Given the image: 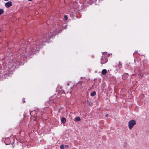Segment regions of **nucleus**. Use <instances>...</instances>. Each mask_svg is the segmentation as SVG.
I'll use <instances>...</instances> for the list:
<instances>
[{
	"label": "nucleus",
	"instance_id": "obj_1",
	"mask_svg": "<svg viewBox=\"0 0 149 149\" xmlns=\"http://www.w3.org/2000/svg\"><path fill=\"white\" fill-rule=\"evenodd\" d=\"M56 34V32L55 31L53 32L52 33L50 32L46 34L44 36L42 41L44 42H48L50 38V35L51 36H52L53 35H55Z\"/></svg>",
	"mask_w": 149,
	"mask_h": 149
},
{
	"label": "nucleus",
	"instance_id": "obj_2",
	"mask_svg": "<svg viewBox=\"0 0 149 149\" xmlns=\"http://www.w3.org/2000/svg\"><path fill=\"white\" fill-rule=\"evenodd\" d=\"M136 124V121L134 120H132L128 122V127L131 130L133 127Z\"/></svg>",
	"mask_w": 149,
	"mask_h": 149
},
{
	"label": "nucleus",
	"instance_id": "obj_3",
	"mask_svg": "<svg viewBox=\"0 0 149 149\" xmlns=\"http://www.w3.org/2000/svg\"><path fill=\"white\" fill-rule=\"evenodd\" d=\"M30 51L29 52V54H31L33 53L34 52L38 51L39 50L38 48H37L36 45H33L32 46H31L30 48Z\"/></svg>",
	"mask_w": 149,
	"mask_h": 149
},
{
	"label": "nucleus",
	"instance_id": "obj_4",
	"mask_svg": "<svg viewBox=\"0 0 149 149\" xmlns=\"http://www.w3.org/2000/svg\"><path fill=\"white\" fill-rule=\"evenodd\" d=\"M12 3L11 1H8L5 3V5L7 8H8L12 6Z\"/></svg>",
	"mask_w": 149,
	"mask_h": 149
},
{
	"label": "nucleus",
	"instance_id": "obj_5",
	"mask_svg": "<svg viewBox=\"0 0 149 149\" xmlns=\"http://www.w3.org/2000/svg\"><path fill=\"white\" fill-rule=\"evenodd\" d=\"M128 74L127 73H125L123 74L122 76V78L123 79H125L128 77Z\"/></svg>",
	"mask_w": 149,
	"mask_h": 149
},
{
	"label": "nucleus",
	"instance_id": "obj_6",
	"mask_svg": "<svg viewBox=\"0 0 149 149\" xmlns=\"http://www.w3.org/2000/svg\"><path fill=\"white\" fill-rule=\"evenodd\" d=\"M103 58H101V63L102 64H104L105 63H106L107 61V58H104V61L103 60Z\"/></svg>",
	"mask_w": 149,
	"mask_h": 149
},
{
	"label": "nucleus",
	"instance_id": "obj_7",
	"mask_svg": "<svg viewBox=\"0 0 149 149\" xmlns=\"http://www.w3.org/2000/svg\"><path fill=\"white\" fill-rule=\"evenodd\" d=\"M107 71L106 69H103L102 71V74L103 75H105L106 74Z\"/></svg>",
	"mask_w": 149,
	"mask_h": 149
},
{
	"label": "nucleus",
	"instance_id": "obj_8",
	"mask_svg": "<svg viewBox=\"0 0 149 149\" xmlns=\"http://www.w3.org/2000/svg\"><path fill=\"white\" fill-rule=\"evenodd\" d=\"M61 121L63 123H65L66 122V120L65 118H62L61 119Z\"/></svg>",
	"mask_w": 149,
	"mask_h": 149
},
{
	"label": "nucleus",
	"instance_id": "obj_9",
	"mask_svg": "<svg viewBox=\"0 0 149 149\" xmlns=\"http://www.w3.org/2000/svg\"><path fill=\"white\" fill-rule=\"evenodd\" d=\"M81 120L80 118L79 117H76L75 119V121H79Z\"/></svg>",
	"mask_w": 149,
	"mask_h": 149
},
{
	"label": "nucleus",
	"instance_id": "obj_10",
	"mask_svg": "<svg viewBox=\"0 0 149 149\" xmlns=\"http://www.w3.org/2000/svg\"><path fill=\"white\" fill-rule=\"evenodd\" d=\"M96 94V92L95 91H93V92H92L91 94V96H93L95 95Z\"/></svg>",
	"mask_w": 149,
	"mask_h": 149
},
{
	"label": "nucleus",
	"instance_id": "obj_11",
	"mask_svg": "<svg viewBox=\"0 0 149 149\" xmlns=\"http://www.w3.org/2000/svg\"><path fill=\"white\" fill-rule=\"evenodd\" d=\"M4 12V10L0 8V15L2 14Z\"/></svg>",
	"mask_w": 149,
	"mask_h": 149
},
{
	"label": "nucleus",
	"instance_id": "obj_12",
	"mask_svg": "<svg viewBox=\"0 0 149 149\" xmlns=\"http://www.w3.org/2000/svg\"><path fill=\"white\" fill-rule=\"evenodd\" d=\"M60 148L61 149H63L64 148V145L62 144V145H61L60 146Z\"/></svg>",
	"mask_w": 149,
	"mask_h": 149
},
{
	"label": "nucleus",
	"instance_id": "obj_13",
	"mask_svg": "<svg viewBox=\"0 0 149 149\" xmlns=\"http://www.w3.org/2000/svg\"><path fill=\"white\" fill-rule=\"evenodd\" d=\"M69 148V146L68 145L64 146V148Z\"/></svg>",
	"mask_w": 149,
	"mask_h": 149
},
{
	"label": "nucleus",
	"instance_id": "obj_14",
	"mask_svg": "<svg viewBox=\"0 0 149 149\" xmlns=\"http://www.w3.org/2000/svg\"><path fill=\"white\" fill-rule=\"evenodd\" d=\"M64 18H65V20H66L68 19V17H67V16L66 15H65L64 16Z\"/></svg>",
	"mask_w": 149,
	"mask_h": 149
},
{
	"label": "nucleus",
	"instance_id": "obj_15",
	"mask_svg": "<svg viewBox=\"0 0 149 149\" xmlns=\"http://www.w3.org/2000/svg\"><path fill=\"white\" fill-rule=\"evenodd\" d=\"M63 27L65 29H66L67 28V26L66 25H64L63 26Z\"/></svg>",
	"mask_w": 149,
	"mask_h": 149
},
{
	"label": "nucleus",
	"instance_id": "obj_16",
	"mask_svg": "<svg viewBox=\"0 0 149 149\" xmlns=\"http://www.w3.org/2000/svg\"><path fill=\"white\" fill-rule=\"evenodd\" d=\"M6 141H9V139L8 138H7V139H6L5 140V142H6Z\"/></svg>",
	"mask_w": 149,
	"mask_h": 149
},
{
	"label": "nucleus",
	"instance_id": "obj_17",
	"mask_svg": "<svg viewBox=\"0 0 149 149\" xmlns=\"http://www.w3.org/2000/svg\"><path fill=\"white\" fill-rule=\"evenodd\" d=\"M108 116V114H107L105 116L106 117H107Z\"/></svg>",
	"mask_w": 149,
	"mask_h": 149
},
{
	"label": "nucleus",
	"instance_id": "obj_18",
	"mask_svg": "<svg viewBox=\"0 0 149 149\" xmlns=\"http://www.w3.org/2000/svg\"><path fill=\"white\" fill-rule=\"evenodd\" d=\"M29 1H32V0H28Z\"/></svg>",
	"mask_w": 149,
	"mask_h": 149
},
{
	"label": "nucleus",
	"instance_id": "obj_19",
	"mask_svg": "<svg viewBox=\"0 0 149 149\" xmlns=\"http://www.w3.org/2000/svg\"><path fill=\"white\" fill-rule=\"evenodd\" d=\"M67 85H68V86H69V83H68V84H67Z\"/></svg>",
	"mask_w": 149,
	"mask_h": 149
},
{
	"label": "nucleus",
	"instance_id": "obj_20",
	"mask_svg": "<svg viewBox=\"0 0 149 149\" xmlns=\"http://www.w3.org/2000/svg\"><path fill=\"white\" fill-rule=\"evenodd\" d=\"M40 45H42V43H40Z\"/></svg>",
	"mask_w": 149,
	"mask_h": 149
},
{
	"label": "nucleus",
	"instance_id": "obj_21",
	"mask_svg": "<svg viewBox=\"0 0 149 149\" xmlns=\"http://www.w3.org/2000/svg\"><path fill=\"white\" fill-rule=\"evenodd\" d=\"M24 102H25V101H24Z\"/></svg>",
	"mask_w": 149,
	"mask_h": 149
}]
</instances>
